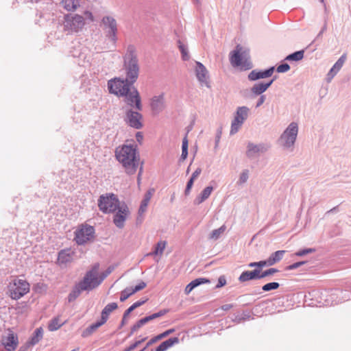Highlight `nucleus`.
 <instances>
[{"label":"nucleus","instance_id":"nucleus-45","mask_svg":"<svg viewBox=\"0 0 351 351\" xmlns=\"http://www.w3.org/2000/svg\"><path fill=\"white\" fill-rule=\"evenodd\" d=\"M277 272H278V269L276 268H269L263 271L261 270V272L259 273L260 279L265 278L269 276H271Z\"/></svg>","mask_w":351,"mask_h":351},{"label":"nucleus","instance_id":"nucleus-5","mask_svg":"<svg viewBox=\"0 0 351 351\" xmlns=\"http://www.w3.org/2000/svg\"><path fill=\"white\" fill-rule=\"evenodd\" d=\"M99 264H95L92 268L88 271L83 280L80 282V287L85 291H90L98 287L102 282L99 278Z\"/></svg>","mask_w":351,"mask_h":351},{"label":"nucleus","instance_id":"nucleus-10","mask_svg":"<svg viewBox=\"0 0 351 351\" xmlns=\"http://www.w3.org/2000/svg\"><path fill=\"white\" fill-rule=\"evenodd\" d=\"M250 114V109L245 106H239L237 108L234 119L231 123L230 132L231 135L236 134L239 130L245 121L248 118Z\"/></svg>","mask_w":351,"mask_h":351},{"label":"nucleus","instance_id":"nucleus-58","mask_svg":"<svg viewBox=\"0 0 351 351\" xmlns=\"http://www.w3.org/2000/svg\"><path fill=\"white\" fill-rule=\"evenodd\" d=\"M138 168H139V170H138V176H137V184L139 186L141 184V176H142L143 171V163H141L139 165Z\"/></svg>","mask_w":351,"mask_h":351},{"label":"nucleus","instance_id":"nucleus-57","mask_svg":"<svg viewBox=\"0 0 351 351\" xmlns=\"http://www.w3.org/2000/svg\"><path fill=\"white\" fill-rule=\"evenodd\" d=\"M266 96L265 95H261L260 97L258 98L256 104V108H258L261 106H262L264 102L265 101Z\"/></svg>","mask_w":351,"mask_h":351},{"label":"nucleus","instance_id":"nucleus-6","mask_svg":"<svg viewBox=\"0 0 351 351\" xmlns=\"http://www.w3.org/2000/svg\"><path fill=\"white\" fill-rule=\"evenodd\" d=\"M9 295L13 300H19L29 291V284L23 279H14L8 287Z\"/></svg>","mask_w":351,"mask_h":351},{"label":"nucleus","instance_id":"nucleus-3","mask_svg":"<svg viewBox=\"0 0 351 351\" xmlns=\"http://www.w3.org/2000/svg\"><path fill=\"white\" fill-rule=\"evenodd\" d=\"M299 132L298 123H290L277 140L278 145L285 151L292 152L294 149Z\"/></svg>","mask_w":351,"mask_h":351},{"label":"nucleus","instance_id":"nucleus-63","mask_svg":"<svg viewBox=\"0 0 351 351\" xmlns=\"http://www.w3.org/2000/svg\"><path fill=\"white\" fill-rule=\"evenodd\" d=\"M220 138H221V132H219L217 134L216 138H215V149L218 147Z\"/></svg>","mask_w":351,"mask_h":351},{"label":"nucleus","instance_id":"nucleus-64","mask_svg":"<svg viewBox=\"0 0 351 351\" xmlns=\"http://www.w3.org/2000/svg\"><path fill=\"white\" fill-rule=\"evenodd\" d=\"M134 310L131 308V307H129L124 313V318H128L129 315L130 314V313L132 311H133Z\"/></svg>","mask_w":351,"mask_h":351},{"label":"nucleus","instance_id":"nucleus-1","mask_svg":"<svg viewBox=\"0 0 351 351\" xmlns=\"http://www.w3.org/2000/svg\"><path fill=\"white\" fill-rule=\"evenodd\" d=\"M117 160L121 163L125 172L128 175L134 174L141 162L140 155L136 145L125 144L118 147L115 151Z\"/></svg>","mask_w":351,"mask_h":351},{"label":"nucleus","instance_id":"nucleus-43","mask_svg":"<svg viewBox=\"0 0 351 351\" xmlns=\"http://www.w3.org/2000/svg\"><path fill=\"white\" fill-rule=\"evenodd\" d=\"M134 291L132 290V288H126L121 293L120 300L121 302H124L126 300L130 295H133Z\"/></svg>","mask_w":351,"mask_h":351},{"label":"nucleus","instance_id":"nucleus-46","mask_svg":"<svg viewBox=\"0 0 351 351\" xmlns=\"http://www.w3.org/2000/svg\"><path fill=\"white\" fill-rule=\"evenodd\" d=\"M346 60V56L345 54L342 55L338 60L335 63L333 67L337 71H339L342 68L345 61Z\"/></svg>","mask_w":351,"mask_h":351},{"label":"nucleus","instance_id":"nucleus-55","mask_svg":"<svg viewBox=\"0 0 351 351\" xmlns=\"http://www.w3.org/2000/svg\"><path fill=\"white\" fill-rule=\"evenodd\" d=\"M146 287V283L144 282H141L138 285L135 286V287L132 288V290L134 291V293L143 289Z\"/></svg>","mask_w":351,"mask_h":351},{"label":"nucleus","instance_id":"nucleus-53","mask_svg":"<svg viewBox=\"0 0 351 351\" xmlns=\"http://www.w3.org/2000/svg\"><path fill=\"white\" fill-rule=\"evenodd\" d=\"M193 182H194V180L192 179V178H190L189 180L187 182V184H186V189H185V195H189V193H190V191L193 186Z\"/></svg>","mask_w":351,"mask_h":351},{"label":"nucleus","instance_id":"nucleus-4","mask_svg":"<svg viewBox=\"0 0 351 351\" xmlns=\"http://www.w3.org/2000/svg\"><path fill=\"white\" fill-rule=\"evenodd\" d=\"M230 62L232 66L239 67L243 70L252 68L248 52L240 45H237L236 49L230 53Z\"/></svg>","mask_w":351,"mask_h":351},{"label":"nucleus","instance_id":"nucleus-24","mask_svg":"<svg viewBox=\"0 0 351 351\" xmlns=\"http://www.w3.org/2000/svg\"><path fill=\"white\" fill-rule=\"evenodd\" d=\"M74 252L71 249L61 250L58 254V263L59 265H66L73 260Z\"/></svg>","mask_w":351,"mask_h":351},{"label":"nucleus","instance_id":"nucleus-25","mask_svg":"<svg viewBox=\"0 0 351 351\" xmlns=\"http://www.w3.org/2000/svg\"><path fill=\"white\" fill-rule=\"evenodd\" d=\"M260 272L261 269H254L252 271H245L242 272V274L239 277V280L241 282H244L249 280L260 279Z\"/></svg>","mask_w":351,"mask_h":351},{"label":"nucleus","instance_id":"nucleus-37","mask_svg":"<svg viewBox=\"0 0 351 351\" xmlns=\"http://www.w3.org/2000/svg\"><path fill=\"white\" fill-rule=\"evenodd\" d=\"M178 47L182 54V58L183 60H189L190 59V55L189 53L188 47L184 45L180 40L178 42Z\"/></svg>","mask_w":351,"mask_h":351},{"label":"nucleus","instance_id":"nucleus-44","mask_svg":"<svg viewBox=\"0 0 351 351\" xmlns=\"http://www.w3.org/2000/svg\"><path fill=\"white\" fill-rule=\"evenodd\" d=\"M280 285L278 282H273L265 284L262 287V290L264 291H270L271 290H275L279 288Z\"/></svg>","mask_w":351,"mask_h":351},{"label":"nucleus","instance_id":"nucleus-56","mask_svg":"<svg viewBox=\"0 0 351 351\" xmlns=\"http://www.w3.org/2000/svg\"><path fill=\"white\" fill-rule=\"evenodd\" d=\"M226 284V280L224 276H221L218 279V284L216 285L217 288L221 287Z\"/></svg>","mask_w":351,"mask_h":351},{"label":"nucleus","instance_id":"nucleus-60","mask_svg":"<svg viewBox=\"0 0 351 351\" xmlns=\"http://www.w3.org/2000/svg\"><path fill=\"white\" fill-rule=\"evenodd\" d=\"M202 172V169L200 168H197L192 174L191 178L194 180L200 175Z\"/></svg>","mask_w":351,"mask_h":351},{"label":"nucleus","instance_id":"nucleus-49","mask_svg":"<svg viewBox=\"0 0 351 351\" xmlns=\"http://www.w3.org/2000/svg\"><path fill=\"white\" fill-rule=\"evenodd\" d=\"M289 69H290V66L288 64L285 63V64H282L279 65L277 67L276 71L278 73H285V72H287Z\"/></svg>","mask_w":351,"mask_h":351},{"label":"nucleus","instance_id":"nucleus-17","mask_svg":"<svg viewBox=\"0 0 351 351\" xmlns=\"http://www.w3.org/2000/svg\"><path fill=\"white\" fill-rule=\"evenodd\" d=\"M86 3V0H60V5L69 12H74L84 8Z\"/></svg>","mask_w":351,"mask_h":351},{"label":"nucleus","instance_id":"nucleus-59","mask_svg":"<svg viewBox=\"0 0 351 351\" xmlns=\"http://www.w3.org/2000/svg\"><path fill=\"white\" fill-rule=\"evenodd\" d=\"M145 339H143L140 341H136L134 344L131 345L127 350L126 351H132L133 350L134 348H136L140 343H141L143 341H145Z\"/></svg>","mask_w":351,"mask_h":351},{"label":"nucleus","instance_id":"nucleus-61","mask_svg":"<svg viewBox=\"0 0 351 351\" xmlns=\"http://www.w3.org/2000/svg\"><path fill=\"white\" fill-rule=\"evenodd\" d=\"M111 271L110 269H108L105 272L102 273L101 275H99V278L102 279V281L110 274Z\"/></svg>","mask_w":351,"mask_h":351},{"label":"nucleus","instance_id":"nucleus-52","mask_svg":"<svg viewBox=\"0 0 351 351\" xmlns=\"http://www.w3.org/2000/svg\"><path fill=\"white\" fill-rule=\"evenodd\" d=\"M258 269H259L261 270V269L263 267L271 266V263H269L268 258L267 260H265V261H258Z\"/></svg>","mask_w":351,"mask_h":351},{"label":"nucleus","instance_id":"nucleus-41","mask_svg":"<svg viewBox=\"0 0 351 351\" xmlns=\"http://www.w3.org/2000/svg\"><path fill=\"white\" fill-rule=\"evenodd\" d=\"M225 230L226 226H222L219 228L213 230L210 234L208 238L212 240H217L221 237V235L224 232Z\"/></svg>","mask_w":351,"mask_h":351},{"label":"nucleus","instance_id":"nucleus-34","mask_svg":"<svg viewBox=\"0 0 351 351\" xmlns=\"http://www.w3.org/2000/svg\"><path fill=\"white\" fill-rule=\"evenodd\" d=\"M43 336V328H36V330L34 331L32 337H31V339L29 341L30 344L34 346V345L36 344L37 343H38L40 341V340L42 339Z\"/></svg>","mask_w":351,"mask_h":351},{"label":"nucleus","instance_id":"nucleus-28","mask_svg":"<svg viewBox=\"0 0 351 351\" xmlns=\"http://www.w3.org/2000/svg\"><path fill=\"white\" fill-rule=\"evenodd\" d=\"M179 343L178 337L170 338L165 341H163L156 350V351H166L168 348L173 346L174 344Z\"/></svg>","mask_w":351,"mask_h":351},{"label":"nucleus","instance_id":"nucleus-21","mask_svg":"<svg viewBox=\"0 0 351 351\" xmlns=\"http://www.w3.org/2000/svg\"><path fill=\"white\" fill-rule=\"evenodd\" d=\"M2 344L6 351H14L18 345V338L12 332H10L8 336L3 337Z\"/></svg>","mask_w":351,"mask_h":351},{"label":"nucleus","instance_id":"nucleus-39","mask_svg":"<svg viewBox=\"0 0 351 351\" xmlns=\"http://www.w3.org/2000/svg\"><path fill=\"white\" fill-rule=\"evenodd\" d=\"M64 322L60 320L58 317L53 319L49 324L48 328L50 331H55L60 328Z\"/></svg>","mask_w":351,"mask_h":351},{"label":"nucleus","instance_id":"nucleus-13","mask_svg":"<svg viewBox=\"0 0 351 351\" xmlns=\"http://www.w3.org/2000/svg\"><path fill=\"white\" fill-rule=\"evenodd\" d=\"M113 223L119 229H122L125 226L127 219L130 215V210L127 204L122 202L117 208V210L113 213Z\"/></svg>","mask_w":351,"mask_h":351},{"label":"nucleus","instance_id":"nucleus-12","mask_svg":"<svg viewBox=\"0 0 351 351\" xmlns=\"http://www.w3.org/2000/svg\"><path fill=\"white\" fill-rule=\"evenodd\" d=\"M95 230L93 226L82 225L75 232V241L78 245H83L94 238Z\"/></svg>","mask_w":351,"mask_h":351},{"label":"nucleus","instance_id":"nucleus-8","mask_svg":"<svg viewBox=\"0 0 351 351\" xmlns=\"http://www.w3.org/2000/svg\"><path fill=\"white\" fill-rule=\"evenodd\" d=\"M85 25V19L80 14H66L64 16V28L69 33H77Z\"/></svg>","mask_w":351,"mask_h":351},{"label":"nucleus","instance_id":"nucleus-62","mask_svg":"<svg viewBox=\"0 0 351 351\" xmlns=\"http://www.w3.org/2000/svg\"><path fill=\"white\" fill-rule=\"evenodd\" d=\"M136 138L137 141L141 143L143 138L142 133L140 132H138L136 134Z\"/></svg>","mask_w":351,"mask_h":351},{"label":"nucleus","instance_id":"nucleus-7","mask_svg":"<svg viewBox=\"0 0 351 351\" xmlns=\"http://www.w3.org/2000/svg\"><path fill=\"white\" fill-rule=\"evenodd\" d=\"M117 195L111 194L102 195L98 200L99 210L104 213H112L121 205Z\"/></svg>","mask_w":351,"mask_h":351},{"label":"nucleus","instance_id":"nucleus-50","mask_svg":"<svg viewBox=\"0 0 351 351\" xmlns=\"http://www.w3.org/2000/svg\"><path fill=\"white\" fill-rule=\"evenodd\" d=\"M84 18L85 19V22H93L95 20L93 13L88 10L84 12Z\"/></svg>","mask_w":351,"mask_h":351},{"label":"nucleus","instance_id":"nucleus-42","mask_svg":"<svg viewBox=\"0 0 351 351\" xmlns=\"http://www.w3.org/2000/svg\"><path fill=\"white\" fill-rule=\"evenodd\" d=\"M188 139H187V134L184 137L182 140V154H181V159L185 160L188 156Z\"/></svg>","mask_w":351,"mask_h":351},{"label":"nucleus","instance_id":"nucleus-35","mask_svg":"<svg viewBox=\"0 0 351 351\" xmlns=\"http://www.w3.org/2000/svg\"><path fill=\"white\" fill-rule=\"evenodd\" d=\"M167 242L165 241H160L157 243L155 250L152 253H149V255H162L166 247Z\"/></svg>","mask_w":351,"mask_h":351},{"label":"nucleus","instance_id":"nucleus-33","mask_svg":"<svg viewBox=\"0 0 351 351\" xmlns=\"http://www.w3.org/2000/svg\"><path fill=\"white\" fill-rule=\"evenodd\" d=\"M173 332H174V329H169V330H167L165 332L158 335V336L155 337L154 338H152V339L149 340V342H147L146 346L141 351H144L147 347L151 346L152 343H154L156 341L161 339L164 337H166L167 336H168L169 335L171 334Z\"/></svg>","mask_w":351,"mask_h":351},{"label":"nucleus","instance_id":"nucleus-15","mask_svg":"<svg viewBox=\"0 0 351 351\" xmlns=\"http://www.w3.org/2000/svg\"><path fill=\"white\" fill-rule=\"evenodd\" d=\"M123 97H125V101L129 106L134 107L137 110H142L141 97L136 88H130Z\"/></svg>","mask_w":351,"mask_h":351},{"label":"nucleus","instance_id":"nucleus-31","mask_svg":"<svg viewBox=\"0 0 351 351\" xmlns=\"http://www.w3.org/2000/svg\"><path fill=\"white\" fill-rule=\"evenodd\" d=\"M117 304L115 302H112L110 304H107L101 312V319H102L105 322H106L108 318V315L110 314L112 311L117 309Z\"/></svg>","mask_w":351,"mask_h":351},{"label":"nucleus","instance_id":"nucleus-36","mask_svg":"<svg viewBox=\"0 0 351 351\" xmlns=\"http://www.w3.org/2000/svg\"><path fill=\"white\" fill-rule=\"evenodd\" d=\"M250 177V170L247 169H243L239 174V179L237 180L238 185H243L245 184Z\"/></svg>","mask_w":351,"mask_h":351},{"label":"nucleus","instance_id":"nucleus-23","mask_svg":"<svg viewBox=\"0 0 351 351\" xmlns=\"http://www.w3.org/2000/svg\"><path fill=\"white\" fill-rule=\"evenodd\" d=\"M167 313V311L163 310L160 311L158 313H154L151 315L147 316L144 318H142L139 321L137 322L136 324H134L132 328V332H134L138 330L142 326L147 324L148 322L152 321L156 318H158L159 317H161Z\"/></svg>","mask_w":351,"mask_h":351},{"label":"nucleus","instance_id":"nucleus-11","mask_svg":"<svg viewBox=\"0 0 351 351\" xmlns=\"http://www.w3.org/2000/svg\"><path fill=\"white\" fill-rule=\"evenodd\" d=\"M103 29L106 32V37L115 45L117 41V23L116 20L110 16L103 17L101 20Z\"/></svg>","mask_w":351,"mask_h":351},{"label":"nucleus","instance_id":"nucleus-32","mask_svg":"<svg viewBox=\"0 0 351 351\" xmlns=\"http://www.w3.org/2000/svg\"><path fill=\"white\" fill-rule=\"evenodd\" d=\"M285 252V250H278L272 253L268 258L269 263H271V265L272 266L282 260Z\"/></svg>","mask_w":351,"mask_h":351},{"label":"nucleus","instance_id":"nucleus-20","mask_svg":"<svg viewBox=\"0 0 351 351\" xmlns=\"http://www.w3.org/2000/svg\"><path fill=\"white\" fill-rule=\"evenodd\" d=\"M154 190L153 189H149L144 195L143 200L141 202V205L138 209V216L137 217V222L141 223L143 219V215L147 210L148 204L153 195Z\"/></svg>","mask_w":351,"mask_h":351},{"label":"nucleus","instance_id":"nucleus-9","mask_svg":"<svg viewBox=\"0 0 351 351\" xmlns=\"http://www.w3.org/2000/svg\"><path fill=\"white\" fill-rule=\"evenodd\" d=\"M132 84L126 78L125 80L114 78L108 81V87L110 93L117 96H123L130 90Z\"/></svg>","mask_w":351,"mask_h":351},{"label":"nucleus","instance_id":"nucleus-48","mask_svg":"<svg viewBox=\"0 0 351 351\" xmlns=\"http://www.w3.org/2000/svg\"><path fill=\"white\" fill-rule=\"evenodd\" d=\"M315 251L314 248H307L304 250H300L295 253V255L298 256H303L309 253H313Z\"/></svg>","mask_w":351,"mask_h":351},{"label":"nucleus","instance_id":"nucleus-19","mask_svg":"<svg viewBox=\"0 0 351 351\" xmlns=\"http://www.w3.org/2000/svg\"><path fill=\"white\" fill-rule=\"evenodd\" d=\"M195 72L198 81L208 86V73L206 68L199 62H195Z\"/></svg>","mask_w":351,"mask_h":351},{"label":"nucleus","instance_id":"nucleus-30","mask_svg":"<svg viewBox=\"0 0 351 351\" xmlns=\"http://www.w3.org/2000/svg\"><path fill=\"white\" fill-rule=\"evenodd\" d=\"M106 322L101 319L99 321L95 322V324H91L90 326H88L87 328H86L82 334V336L83 337H86L90 336L93 332H95L98 328L101 326L103 324H104Z\"/></svg>","mask_w":351,"mask_h":351},{"label":"nucleus","instance_id":"nucleus-27","mask_svg":"<svg viewBox=\"0 0 351 351\" xmlns=\"http://www.w3.org/2000/svg\"><path fill=\"white\" fill-rule=\"evenodd\" d=\"M210 281L209 279L206 278H199L192 280L189 284H188L184 289L185 294H189L193 289L195 287L204 284V283H210Z\"/></svg>","mask_w":351,"mask_h":351},{"label":"nucleus","instance_id":"nucleus-51","mask_svg":"<svg viewBox=\"0 0 351 351\" xmlns=\"http://www.w3.org/2000/svg\"><path fill=\"white\" fill-rule=\"evenodd\" d=\"M337 71L333 66L330 69L328 73L327 74V81L330 82L332 78L337 75Z\"/></svg>","mask_w":351,"mask_h":351},{"label":"nucleus","instance_id":"nucleus-54","mask_svg":"<svg viewBox=\"0 0 351 351\" xmlns=\"http://www.w3.org/2000/svg\"><path fill=\"white\" fill-rule=\"evenodd\" d=\"M304 263H305L304 261L295 263L288 266L287 269H289V270L295 269L298 268L299 267L303 265Z\"/></svg>","mask_w":351,"mask_h":351},{"label":"nucleus","instance_id":"nucleus-47","mask_svg":"<svg viewBox=\"0 0 351 351\" xmlns=\"http://www.w3.org/2000/svg\"><path fill=\"white\" fill-rule=\"evenodd\" d=\"M346 60V56L345 54L342 55L338 60L335 63L333 67L337 71H339L342 68L345 61Z\"/></svg>","mask_w":351,"mask_h":351},{"label":"nucleus","instance_id":"nucleus-38","mask_svg":"<svg viewBox=\"0 0 351 351\" xmlns=\"http://www.w3.org/2000/svg\"><path fill=\"white\" fill-rule=\"evenodd\" d=\"M304 51L300 50L289 54L285 58V60L288 61H299L304 58Z\"/></svg>","mask_w":351,"mask_h":351},{"label":"nucleus","instance_id":"nucleus-14","mask_svg":"<svg viewBox=\"0 0 351 351\" xmlns=\"http://www.w3.org/2000/svg\"><path fill=\"white\" fill-rule=\"evenodd\" d=\"M269 146L265 143L255 144L252 142H248L246 147L245 155L249 158H255L261 154L266 152Z\"/></svg>","mask_w":351,"mask_h":351},{"label":"nucleus","instance_id":"nucleus-22","mask_svg":"<svg viewBox=\"0 0 351 351\" xmlns=\"http://www.w3.org/2000/svg\"><path fill=\"white\" fill-rule=\"evenodd\" d=\"M150 105L152 111L155 114H158L162 112L165 108L164 94L153 97Z\"/></svg>","mask_w":351,"mask_h":351},{"label":"nucleus","instance_id":"nucleus-26","mask_svg":"<svg viewBox=\"0 0 351 351\" xmlns=\"http://www.w3.org/2000/svg\"><path fill=\"white\" fill-rule=\"evenodd\" d=\"M214 188L211 186H208L203 189V191L195 198L193 204L195 205H199L206 201L211 195Z\"/></svg>","mask_w":351,"mask_h":351},{"label":"nucleus","instance_id":"nucleus-40","mask_svg":"<svg viewBox=\"0 0 351 351\" xmlns=\"http://www.w3.org/2000/svg\"><path fill=\"white\" fill-rule=\"evenodd\" d=\"M85 291L80 287V282L77 284L73 290L69 295V301L71 302L75 300L81 293L82 291Z\"/></svg>","mask_w":351,"mask_h":351},{"label":"nucleus","instance_id":"nucleus-2","mask_svg":"<svg viewBox=\"0 0 351 351\" xmlns=\"http://www.w3.org/2000/svg\"><path fill=\"white\" fill-rule=\"evenodd\" d=\"M123 66L125 70L126 79L130 84H134L138 77L139 64L136 49L134 45H129L123 56Z\"/></svg>","mask_w":351,"mask_h":351},{"label":"nucleus","instance_id":"nucleus-18","mask_svg":"<svg viewBox=\"0 0 351 351\" xmlns=\"http://www.w3.org/2000/svg\"><path fill=\"white\" fill-rule=\"evenodd\" d=\"M275 68L274 66H271L266 70H258L254 69L252 70L247 76V78L250 81H256L260 79H265L271 77L274 72Z\"/></svg>","mask_w":351,"mask_h":351},{"label":"nucleus","instance_id":"nucleus-29","mask_svg":"<svg viewBox=\"0 0 351 351\" xmlns=\"http://www.w3.org/2000/svg\"><path fill=\"white\" fill-rule=\"evenodd\" d=\"M267 84H265L264 82L256 83L252 86L250 91L253 95L258 96L263 95L267 90Z\"/></svg>","mask_w":351,"mask_h":351},{"label":"nucleus","instance_id":"nucleus-16","mask_svg":"<svg viewBox=\"0 0 351 351\" xmlns=\"http://www.w3.org/2000/svg\"><path fill=\"white\" fill-rule=\"evenodd\" d=\"M142 115L138 112L128 110L126 112L125 121L130 126L135 129H140L143 124L141 122Z\"/></svg>","mask_w":351,"mask_h":351}]
</instances>
